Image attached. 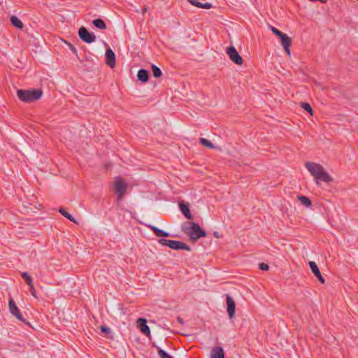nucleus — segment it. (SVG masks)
Wrapping results in <instances>:
<instances>
[{
    "instance_id": "obj_32",
    "label": "nucleus",
    "mask_w": 358,
    "mask_h": 358,
    "mask_svg": "<svg viewBox=\"0 0 358 358\" xmlns=\"http://www.w3.org/2000/svg\"><path fill=\"white\" fill-rule=\"evenodd\" d=\"M211 8H212V4L210 3H203V6L201 7V8H206V9H209Z\"/></svg>"
},
{
    "instance_id": "obj_6",
    "label": "nucleus",
    "mask_w": 358,
    "mask_h": 358,
    "mask_svg": "<svg viewBox=\"0 0 358 358\" xmlns=\"http://www.w3.org/2000/svg\"><path fill=\"white\" fill-rule=\"evenodd\" d=\"M305 166L311 175L314 176L315 179L324 169L322 165L315 162H307Z\"/></svg>"
},
{
    "instance_id": "obj_28",
    "label": "nucleus",
    "mask_w": 358,
    "mask_h": 358,
    "mask_svg": "<svg viewBox=\"0 0 358 358\" xmlns=\"http://www.w3.org/2000/svg\"><path fill=\"white\" fill-rule=\"evenodd\" d=\"M271 30L275 35H276L279 38L284 34L274 27H271Z\"/></svg>"
},
{
    "instance_id": "obj_14",
    "label": "nucleus",
    "mask_w": 358,
    "mask_h": 358,
    "mask_svg": "<svg viewBox=\"0 0 358 358\" xmlns=\"http://www.w3.org/2000/svg\"><path fill=\"white\" fill-rule=\"evenodd\" d=\"M179 207L181 212L184 214V215L189 220L193 219V217L190 213L189 205L185 203L183 201L179 203Z\"/></svg>"
},
{
    "instance_id": "obj_11",
    "label": "nucleus",
    "mask_w": 358,
    "mask_h": 358,
    "mask_svg": "<svg viewBox=\"0 0 358 358\" xmlns=\"http://www.w3.org/2000/svg\"><path fill=\"white\" fill-rule=\"evenodd\" d=\"M106 63L110 68H113L115 65V55L110 48L106 50Z\"/></svg>"
},
{
    "instance_id": "obj_9",
    "label": "nucleus",
    "mask_w": 358,
    "mask_h": 358,
    "mask_svg": "<svg viewBox=\"0 0 358 358\" xmlns=\"http://www.w3.org/2000/svg\"><path fill=\"white\" fill-rule=\"evenodd\" d=\"M137 326L140 331L147 336H150V330L149 327L147 325V321L144 318H138L137 320Z\"/></svg>"
},
{
    "instance_id": "obj_4",
    "label": "nucleus",
    "mask_w": 358,
    "mask_h": 358,
    "mask_svg": "<svg viewBox=\"0 0 358 358\" xmlns=\"http://www.w3.org/2000/svg\"><path fill=\"white\" fill-rule=\"evenodd\" d=\"M78 36L83 41L87 43H93L96 40V36L93 33L89 32L85 27H81L79 29Z\"/></svg>"
},
{
    "instance_id": "obj_7",
    "label": "nucleus",
    "mask_w": 358,
    "mask_h": 358,
    "mask_svg": "<svg viewBox=\"0 0 358 358\" xmlns=\"http://www.w3.org/2000/svg\"><path fill=\"white\" fill-rule=\"evenodd\" d=\"M8 307H9L10 313L13 316H15L20 321L25 322V320H24L22 315L20 313L19 308L16 306V304L13 299H10V300L8 301Z\"/></svg>"
},
{
    "instance_id": "obj_39",
    "label": "nucleus",
    "mask_w": 358,
    "mask_h": 358,
    "mask_svg": "<svg viewBox=\"0 0 358 358\" xmlns=\"http://www.w3.org/2000/svg\"><path fill=\"white\" fill-rule=\"evenodd\" d=\"M30 290H31V294H32L33 296H35V294H34V289L33 290V289H31L30 288Z\"/></svg>"
},
{
    "instance_id": "obj_23",
    "label": "nucleus",
    "mask_w": 358,
    "mask_h": 358,
    "mask_svg": "<svg viewBox=\"0 0 358 358\" xmlns=\"http://www.w3.org/2000/svg\"><path fill=\"white\" fill-rule=\"evenodd\" d=\"M59 212L63 215L66 218H67L69 220L76 223V220L74 219V217L70 214L64 208H60L59 209Z\"/></svg>"
},
{
    "instance_id": "obj_35",
    "label": "nucleus",
    "mask_w": 358,
    "mask_h": 358,
    "mask_svg": "<svg viewBox=\"0 0 358 358\" xmlns=\"http://www.w3.org/2000/svg\"><path fill=\"white\" fill-rule=\"evenodd\" d=\"M173 249H175V250H178V249H184V250H186L187 251H190V248H172Z\"/></svg>"
},
{
    "instance_id": "obj_15",
    "label": "nucleus",
    "mask_w": 358,
    "mask_h": 358,
    "mask_svg": "<svg viewBox=\"0 0 358 358\" xmlns=\"http://www.w3.org/2000/svg\"><path fill=\"white\" fill-rule=\"evenodd\" d=\"M210 358H224V350L221 347L213 348L210 353Z\"/></svg>"
},
{
    "instance_id": "obj_30",
    "label": "nucleus",
    "mask_w": 358,
    "mask_h": 358,
    "mask_svg": "<svg viewBox=\"0 0 358 358\" xmlns=\"http://www.w3.org/2000/svg\"><path fill=\"white\" fill-rule=\"evenodd\" d=\"M259 268L262 271H267L268 269V266L265 263H261L259 265Z\"/></svg>"
},
{
    "instance_id": "obj_5",
    "label": "nucleus",
    "mask_w": 358,
    "mask_h": 358,
    "mask_svg": "<svg viewBox=\"0 0 358 358\" xmlns=\"http://www.w3.org/2000/svg\"><path fill=\"white\" fill-rule=\"evenodd\" d=\"M226 52L230 59L237 65H242L243 63V58L239 55L236 49L234 46H230L227 48Z\"/></svg>"
},
{
    "instance_id": "obj_26",
    "label": "nucleus",
    "mask_w": 358,
    "mask_h": 358,
    "mask_svg": "<svg viewBox=\"0 0 358 358\" xmlns=\"http://www.w3.org/2000/svg\"><path fill=\"white\" fill-rule=\"evenodd\" d=\"M301 108L307 111L308 113H309L310 114L313 115V109L310 106V105L308 103H306V102H301Z\"/></svg>"
},
{
    "instance_id": "obj_19",
    "label": "nucleus",
    "mask_w": 358,
    "mask_h": 358,
    "mask_svg": "<svg viewBox=\"0 0 358 358\" xmlns=\"http://www.w3.org/2000/svg\"><path fill=\"white\" fill-rule=\"evenodd\" d=\"M151 229H152L155 234L157 237H169V236H170V234L168 232L164 231L160 229H158L156 227H152Z\"/></svg>"
},
{
    "instance_id": "obj_17",
    "label": "nucleus",
    "mask_w": 358,
    "mask_h": 358,
    "mask_svg": "<svg viewBox=\"0 0 358 358\" xmlns=\"http://www.w3.org/2000/svg\"><path fill=\"white\" fill-rule=\"evenodd\" d=\"M10 22L13 26L22 29L24 27V24L22 22V21L16 16H11L10 17Z\"/></svg>"
},
{
    "instance_id": "obj_27",
    "label": "nucleus",
    "mask_w": 358,
    "mask_h": 358,
    "mask_svg": "<svg viewBox=\"0 0 358 358\" xmlns=\"http://www.w3.org/2000/svg\"><path fill=\"white\" fill-rule=\"evenodd\" d=\"M158 355L160 358H173L170 355H169L165 350L160 349L158 351Z\"/></svg>"
},
{
    "instance_id": "obj_31",
    "label": "nucleus",
    "mask_w": 358,
    "mask_h": 358,
    "mask_svg": "<svg viewBox=\"0 0 358 358\" xmlns=\"http://www.w3.org/2000/svg\"><path fill=\"white\" fill-rule=\"evenodd\" d=\"M101 330L103 333L108 334L110 331V328L106 326H101Z\"/></svg>"
},
{
    "instance_id": "obj_36",
    "label": "nucleus",
    "mask_w": 358,
    "mask_h": 358,
    "mask_svg": "<svg viewBox=\"0 0 358 358\" xmlns=\"http://www.w3.org/2000/svg\"><path fill=\"white\" fill-rule=\"evenodd\" d=\"M148 10V6H145L144 7L143 9H142V13L143 14H145Z\"/></svg>"
},
{
    "instance_id": "obj_34",
    "label": "nucleus",
    "mask_w": 358,
    "mask_h": 358,
    "mask_svg": "<svg viewBox=\"0 0 358 358\" xmlns=\"http://www.w3.org/2000/svg\"><path fill=\"white\" fill-rule=\"evenodd\" d=\"M289 47L290 46H287V47H284V50L285 51V52L289 56L290 55V49H289Z\"/></svg>"
},
{
    "instance_id": "obj_12",
    "label": "nucleus",
    "mask_w": 358,
    "mask_h": 358,
    "mask_svg": "<svg viewBox=\"0 0 358 358\" xmlns=\"http://www.w3.org/2000/svg\"><path fill=\"white\" fill-rule=\"evenodd\" d=\"M158 243L162 246H187L185 243L177 241H171L164 238L158 240Z\"/></svg>"
},
{
    "instance_id": "obj_8",
    "label": "nucleus",
    "mask_w": 358,
    "mask_h": 358,
    "mask_svg": "<svg viewBox=\"0 0 358 358\" xmlns=\"http://www.w3.org/2000/svg\"><path fill=\"white\" fill-rule=\"evenodd\" d=\"M226 301H227V313L229 314V318L231 319L234 317V314H235V309H236L235 301L229 294L227 295Z\"/></svg>"
},
{
    "instance_id": "obj_13",
    "label": "nucleus",
    "mask_w": 358,
    "mask_h": 358,
    "mask_svg": "<svg viewBox=\"0 0 358 358\" xmlns=\"http://www.w3.org/2000/svg\"><path fill=\"white\" fill-rule=\"evenodd\" d=\"M320 180L324 181L325 182H330L333 181V178L327 171H325L324 169L323 171L315 178V182L317 185L320 184Z\"/></svg>"
},
{
    "instance_id": "obj_21",
    "label": "nucleus",
    "mask_w": 358,
    "mask_h": 358,
    "mask_svg": "<svg viewBox=\"0 0 358 358\" xmlns=\"http://www.w3.org/2000/svg\"><path fill=\"white\" fill-rule=\"evenodd\" d=\"M92 24L98 29L103 30L106 29V25L102 19H96L92 21Z\"/></svg>"
},
{
    "instance_id": "obj_29",
    "label": "nucleus",
    "mask_w": 358,
    "mask_h": 358,
    "mask_svg": "<svg viewBox=\"0 0 358 358\" xmlns=\"http://www.w3.org/2000/svg\"><path fill=\"white\" fill-rule=\"evenodd\" d=\"M188 1H189V2L192 5L194 6H196V7L201 8V7L203 6V3H201V2H199V1H196V0H188Z\"/></svg>"
},
{
    "instance_id": "obj_16",
    "label": "nucleus",
    "mask_w": 358,
    "mask_h": 358,
    "mask_svg": "<svg viewBox=\"0 0 358 358\" xmlns=\"http://www.w3.org/2000/svg\"><path fill=\"white\" fill-rule=\"evenodd\" d=\"M137 78H138V80H140L143 83L148 82L149 80L148 71L145 69H140L138 71Z\"/></svg>"
},
{
    "instance_id": "obj_24",
    "label": "nucleus",
    "mask_w": 358,
    "mask_h": 358,
    "mask_svg": "<svg viewBox=\"0 0 358 358\" xmlns=\"http://www.w3.org/2000/svg\"><path fill=\"white\" fill-rule=\"evenodd\" d=\"M199 143L203 145V146H206V147H208L209 148H211V149H213L215 148V146L208 139L206 138H201L199 139Z\"/></svg>"
},
{
    "instance_id": "obj_20",
    "label": "nucleus",
    "mask_w": 358,
    "mask_h": 358,
    "mask_svg": "<svg viewBox=\"0 0 358 358\" xmlns=\"http://www.w3.org/2000/svg\"><path fill=\"white\" fill-rule=\"evenodd\" d=\"M21 275H22V278L26 281L27 285L29 286V287L31 289L34 290V285H33V282H32V278L29 275V273H27V272H23V273H22Z\"/></svg>"
},
{
    "instance_id": "obj_25",
    "label": "nucleus",
    "mask_w": 358,
    "mask_h": 358,
    "mask_svg": "<svg viewBox=\"0 0 358 358\" xmlns=\"http://www.w3.org/2000/svg\"><path fill=\"white\" fill-rule=\"evenodd\" d=\"M152 71L155 78H159L162 74L160 69L154 64L152 65Z\"/></svg>"
},
{
    "instance_id": "obj_22",
    "label": "nucleus",
    "mask_w": 358,
    "mask_h": 358,
    "mask_svg": "<svg viewBox=\"0 0 358 358\" xmlns=\"http://www.w3.org/2000/svg\"><path fill=\"white\" fill-rule=\"evenodd\" d=\"M298 199H299V201H300V202L301 203L302 205H303L306 207H310L312 204L310 199L306 196H299Z\"/></svg>"
},
{
    "instance_id": "obj_1",
    "label": "nucleus",
    "mask_w": 358,
    "mask_h": 358,
    "mask_svg": "<svg viewBox=\"0 0 358 358\" xmlns=\"http://www.w3.org/2000/svg\"><path fill=\"white\" fill-rule=\"evenodd\" d=\"M17 95L22 101L31 103L40 99L43 95V91L40 89L17 90Z\"/></svg>"
},
{
    "instance_id": "obj_33",
    "label": "nucleus",
    "mask_w": 358,
    "mask_h": 358,
    "mask_svg": "<svg viewBox=\"0 0 358 358\" xmlns=\"http://www.w3.org/2000/svg\"><path fill=\"white\" fill-rule=\"evenodd\" d=\"M69 47H70V49L74 53V54H77V50L76 48L71 44L69 43Z\"/></svg>"
},
{
    "instance_id": "obj_2",
    "label": "nucleus",
    "mask_w": 358,
    "mask_h": 358,
    "mask_svg": "<svg viewBox=\"0 0 358 358\" xmlns=\"http://www.w3.org/2000/svg\"><path fill=\"white\" fill-rule=\"evenodd\" d=\"M190 227L186 228V233L192 241H196L206 236V232L195 222H189Z\"/></svg>"
},
{
    "instance_id": "obj_18",
    "label": "nucleus",
    "mask_w": 358,
    "mask_h": 358,
    "mask_svg": "<svg viewBox=\"0 0 358 358\" xmlns=\"http://www.w3.org/2000/svg\"><path fill=\"white\" fill-rule=\"evenodd\" d=\"M280 38L281 39V45L283 48L291 46L292 39L286 34H283Z\"/></svg>"
},
{
    "instance_id": "obj_3",
    "label": "nucleus",
    "mask_w": 358,
    "mask_h": 358,
    "mask_svg": "<svg viewBox=\"0 0 358 358\" xmlns=\"http://www.w3.org/2000/svg\"><path fill=\"white\" fill-rule=\"evenodd\" d=\"M113 186L117 194V201L120 202L126 193L127 185L121 178H117Z\"/></svg>"
},
{
    "instance_id": "obj_37",
    "label": "nucleus",
    "mask_w": 358,
    "mask_h": 358,
    "mask_svg": "<svg viewBox=\"0 0 358 358\" xmlns=\"http://www.w3.org/2000/svg\"><path fill=\"white\" fill-rule=\"evenodd\" d=\"M214 236L216 237V238H220L221 236L219 235V233L215 231L214 232Z\"/></svg>"
},
{
    "instance_id": "obj_38",
    "label": "nucleus",
    "mask_w": 358,
    "mask_h": 358,
    "mask_svg": "<svg viewBox=\"0 0 358 358\" xmlns=\"http://www.w3.org/2000/svg\"><path fill=\"white\" fill-rule=\"evenodd\" d=\"M30 290H31V294H32L33 296H35V294H34V289L33 290V289H31L30 288Z\"/></svg>"
},
{
    "instance_id": "obj_10",
    "label": "nucleus",
    "mask_w": 358,
    "mask_h": 358,
    "mask_svg": "<svg viewBox=\"0 0 358 358\" xmlns=\"http://www.w3.org/2000/svg\"><path fill=\"white\" fill-rule=\"evenodd\" d=\"M309 267H310L311 271L315 275V276L318 279V280L321 283H324L325 280H324V277L322 275V274L320 271V269H319L317 265L316 264V263L315 262H310Z\"/></svg>"
}]
</instances>
